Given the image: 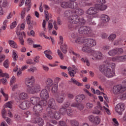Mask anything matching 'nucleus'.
Masks as SVG:
<instances>
[{"instance_id":"obj_52","label":"nucleus","mask_w":126,"mask_h":126,"mask_svg":"<svg viewBox=\"0 0 126 126\" xmlns=\"http://www.w3.org/2000/svg\"><path fill=\"white\" fill-rule=\"evenodd\" d=\"M81 61L82 62H83L84 63H86L87 65H88V66H89V65H90V63H89V61L87 59H84V58H82L81 59Z\"/></svg>"},{"instance_id":"obj_25","label":"nucleus","mask_w":126,"mask_h":126,"mask_svg":"<svg viewBox=\"0 0 126 126\" xmlns=\"http://www.w3.org/2000/svg\"><path fill=\"white\" fill-rule=\"evenodd\" d=\"M8 43L12 48H14V49H16L17 48V44L16 42L13 40H9Z\"/></svg>"},{"instance_id":"obj_18","label":"nucleus","mask_w":126,"mask_h":126,"mask_svg":"<svg viewBox=\"0 0 126 126\" xmlns=\"http://www.w3.org/2000/svg\"><path fill=\"white\" fill-rule=\"evenodd\" d=\"M85 99V95L83 94L77 95L75 97V100L77 103H81Z\"/></svg>"},{"instance_id":"obj_64","label":"nucleus","mask_w":126,"mask_h":126,"mask_svg":"<svg viewBox=\"0 0 126 126\" xmlns=\"http://www.w3.org/2000/svg\"><path fill=\"white\" fill-rule=\"evenodd\" d=\"M59 124L61 126H66V123L64 121H60Z\"/></svg>"},{"instance_id":"obj_6","label":"nucleus","mask_w":126,"mask_h":126,"mask_svg":"<svg viewBox=\"0 0 126 126\" xmlns=\"http://www.w3.org/2000/svg\"><path fill=\"white\" fill-rule=\"evenodd\" d=\"M79 34L83 35H90L92 33V30L89 26H81L78 29Z\"/></svg>"},{"instance_id":"obj_49","label":"nucleus","mask_w":126,"mask_h":126,"mask_svg":"<svg viewBox=\"0 0 126 126\" xmlns=\"http://www.w3.org/2000/svg\"><path fill=\"white\" fill-rule=\"evenodd\" d=\"M36 25H37V23L35 22H31V25L29 26V29H31V28H33V26H36Z\"/></svg>"},{"instance_id":"obj_20","label":"nucleus","mask_w":126,"mask_h":126,"mask_svg":"<svg viewBox=\"0 0 126 126\" xmlns=\"http://www.w3.org/2000/svg\"><path fill=\"white\" fill-rule=\"evenodd\" d=\"M100 18L102 22H103L104 23H106V22H109V20H110V17L105 14H102L100 16Z\"/></svg>"},{"instance_id":"obj_35","label":"nucleus","mask_w":126,"mask_h":126,"mask_svg":"<svg viewBox=\"0 0 126 126\" xmlns=\"http://www.w3.org/2000/svg\"><path fill=\"white\" fill-rule=\"evenodd\" d=\"M77 108L78 110H79V111H82L84 109V105L82 103H78L77 105Z\"/></svg>"},{"instance_id":"obj_43","label":"nucleus","mask_w":126,"mask_h":126,"mask_svg":"<svg viewBox=\"0 0 126 126\" xmlns=\"http://www.w3.org/2000/svg\"><path fill=\"white\" fill-rule=\"evenodd\" d=\"M112 60L113 62H118V63L121 62V56L113 58Z\"/></svg>"},{"instance_id":"obj_60","label":"nucleus","mask_w":126,"mask_h":126,"mask_svg":"<svg viewBox=\"0 0 126 126\" xmlns=\"http://www.w3.org/2000/svg\"><path fill=\"white\" fill-rule=\"evenodd\" d=\"M79 22L82 25H84V24H85V23H86V21H85V20H84V18H82L81 19L80 18Z\"/></svg>"},{"instance_id":"obj_45","label":"nucleus","mask_w":126,"mask_h":126,"mask_svg":"<svg viewBox=\"0 0 126 126\" xmlns=\"http://www.w3.org/2000/svg\"><path fill=\"white\" fill-rule=\"evenodd\" d=\"M12 58L13 59V60L15 61H17V59L18 58V56L17 55L16 53L14 51L13 52Z\"/></svg>"},{"instance_id":"obj_51","label":"nucleus","mask_w":126,"mask_h":126,"mask_svg":"<svg viewBox=\"0 0 126 126\" xmlns=\"http://www.w3.org/2000/svg\"><path fill=\"white\" fill-rule=\"evenodd\" d=\"M16 25H17V23H16V21L13 22L10 25V29H13V28H15V27H16Z\"/></svg>"},{"instance_id":"obj_36","label":"nucleus","mask_w":126,"mask_h":126,"mask_svg":"<svg viewBox=\"0 0 126 126\" xmlns=\"http://www.w3.org/2000/svg\"><path fill=\"white\" fill-rule=\"evenodd\" d=\"M26 12V8H24L21 13V18L22 19H24V17H25Z\"/></svg>"},{"instance_id":"obj_16","label":"nucleus","mask_w":126,"mask_h":126,"mask_svg":"<svg viewBox=\"0 0 126 126\" xmlns=\"http://www.w3.org/2000/svg\"><path fill=\"white\" fill-rule=\"evenodd\" d=\"M48 107L50 108V109H52L53 110H56L58 106L56 104V101L54 98H50L48 102Z\"/></svg>"},{"instance_id":"obj_61","label":"nucleus","mask_w":126,"mask_h":126,"mask_svg":"<svg viewBox=\"0 0 126 126\" xmlns=\"http://www.w3.org/2000/svg\"><path fill=\"white\" fill-rule=\"evenodd\" d=\"M32 113L30 111H27L24 113V116L26 117V118H28L29 116H31L32 115Z\"/></svg>"},{"instance_id":"obj_41","label":"nucleus","mask_w":126,"mask_h":126,"mask_svg":"<svg viewBox=\"0 0 126 126\" xmlns=\"http://www.w3.org/2000/svg\"><path fill=\"white\" fill-rule=\"evenodd\" d=\"M9 63L8 60L7 59L3 62V65L5 68H8L9 66Z\"/></svg>"},{"instance_id":"obj_9","label":"nucleus","mask_w":126,"mask_h":126,"mask_svg":"<svg viewBox=\"0 0 126 126\" xmlns=\"http://www.w3.org/2000/svg\"><path fill=\"white\" fill-rule=\"evenodd\" d=\"M83 45H88L89 47L92 48L94 46H96V40L92 38H87L85 39L83 42Z\"/></svg>"},{"instance_id":"obj_13","label":"nucleus","mask_w":126,"mask_h":126,"mask_svg":"<svg viewBox=\"0 0 126 126\" xmlns=\"http://www.w3.org/2000/svg\"><path fill=\"white\" fill-rule=\"evenodd\" d=\"M47 89L46 88V89L42 90L40 93V97L41 99H43V101H46L49 96V93L48 91H47Z\"/></svg>"},{"instance_id":"obj_28","label":"nucleus","mask_w":126,"mask_h":126,"mask_svg":"<svg viewBox=\"0 0 126 126\" xmlns=\"http://www.w3.org/2000/svg\"><path fill=\"white\" fill-rule=\"evenodd\" d=\"M75 13L78 15H83L84 13V11L82 9L78 8L75 10Z\"/></svg>"},{"instance_id":"obj_62","label":"nucleus","mask_w":126,"mask_h":126,"mask_svg":"<svg viewBox=\"0 0 126 126\" xmlns=\"http://www.w3.org/2000/svg\"><path fill=\"white\" fill-rule=\"evenodd\" d=\"M4 119H5L6 122L7 123L8 125H10L11 124L12 121H11V119H10V118L5 117V118Z\"/></svg>"},{"instance_id":"obj_39","label":"nucleus","mask_w":126,"mask_h":126,"mask_svg":"<svg viewBox=\"0 0 126 126\" xmlns=\"http://www.w3.org/2000/svg\"><path fill=\"white\" fill-rule=\"evenodd\" d=\"M61 6L63 8H68V2H63L61 4Z\"/></svg>"},{"instance_id":"obj_53","label":"nucleus","mask_w":126,"mask_h":126,"mask_svg":"<svg viewBox=\"0 0 126 126\" xmlns=\"http://www.w3.org/2000/svg\"><path fill=\"white\" fill-rule=\"evenodd\" d=\"M27 24L30 25L31 24V19H30V15H28L26 18Z\"/></svg>"},{"instance_id":"obj_5","label":"nucleus","mask_w":126,"mask_h":126,"mask_svg":"<svg viewBox=\"0 0 126 126\" xmlns=\"http://www.w3.org/2000/svg\"><path fill=\"white\" fill-rule=\"evenodd\" d=\"M97 8L96 6L95 7H90L87 11V12L88 14L87 18L89 19H92L94 17H97Z\"/></svg>"},{"instance_id":"obj_55","label":"nucleus","mask_w":126,"mask_h":126,"mask_svg":"<svg viewBox=\"0 0 126 126\" xmlns=\"http://www.w3.org/2000/svg\"><path fill=\"white\" fill-rule=\"evenodd\" d=\"M11 87H12V91H15V89H17V88H18V84H16L14 85H12V86H11Z\"/></svg>"},{"instance_id":"obj_14","label":"nucleus","mask_w":126,"mask_h":126,"mask_svg":"<svg viewBox=\"0 0 126 126\" xmlns=\"http://www.w3.org/2000/svg\"><path fill=\"white\" fill-rule=\"evenodd\" d=\"M46 112L47 116L48 118H50V119H55V111H54V109L48 107L46 109Z\"/></svg>"},{"instance_id":"obj_10","label":"nucleus","mask_w":126,"mask_h":126,"mask_svg":"<svg viewBox=\"0 0 126 126\" xmlns=\"http://www.w3.org/2000/svg\"><path fill=\"white\" fill-rule=\"evenodd\" d=\"M69 21L71 24H77L80 21V17L77 15H73L69 18Z\"/></svg>"},{"instance_id":"obj_33","label":"nucleus","mask_w":126,"mask_h":126,"mask_svg":"<svg viewBox=\"0 0 126 126\" xmlns=\"http://www.w3.org/2000/svg\"><path fill=\"white\" fill-rule=\"evenodd\" d=\"M12 101H8L4 104L5 108H9V109H11L12 108Z\"/></svg>"},{"instance_id":"obj_58","label":"nucleus","mask_w":126,"mask_h":126,"mask_svg":"<svg viewBox=\"0 0 126 126\" xmlns=\"http://www.w3.org/2000/svg\"><path fill=\"white\" fill-rule=\"evenodd\" d=\"M33 48H37L38 50H42V46L40 44H33Z\"/></svg>"},{"instance_id":"obj_21","label":"nucleus","mask_w":126,"mask_h":126,"mask_svg":"<svg viewBox=\"0 0 126 126\" xmlns=\"http://www.w3.org/2000/svg\"><path fill=\"white\" fill-rule=\"evenodd\" d=\"M95 7L97 10L98 9H99V10L103 11L107 9V7H108V6H107L106 5L96 4Z\"/></svg>"},{"instance_id":"obj_29","label":"nucleus","mask_w":126,"mask_h":126,"mask_svg":"<svg viewBox=\"0 0 126 126\" xmlns=\"http://www.w3.org/2000/svg\"><path fill=\"white\" fill-rule=\"evenodd\" d=\"M71 81H72L73 84H75L78 86H83V85L82 83H79L78 81H77L76 80L74 79V78H71Z\"/></svg>"},{"instance_id":"obj_3","label":"nucleus","mask_w":126,"mask_h":126,"mask_svg":"<svg viewBox=\"0 0 126 126\" xmlns=\"http://www.w3.org/2000/svg\"><path fill=\"white\" fill-rule=\"evenodd\" d=\"M99 69L101 72H103L104 75L108 78H111L115 75V73L111 69V66L101 65L99 66Z\"/></svg>"},{"instance_id":"obj_4","label":"nucleus","mask_w":126,"mask_h":126,"mask_svg":"<svg viewBox=\"0 0 126 126\" xmlns=\"http://www.w3.org/2000/svg\"><path fill=\"white\" fill-rule=\"evenodd\" d=\"M54 95L58 103L61 104L64 100V95H65V94L64 93L63 91H59V92H56Z\"/></svg>"},{"instance_id":"obj_54","label":"nucleus","mask_w":126,"mask_h":126,"mask_svg":"<svg viewBox=\"0 0 126 126\" xmlns=\"http://www.w3.org/2000/svg\"><path fill=\"white\" fill-rule=\"evenodd\" d=\"M115 50L117 51V55H120V54H123L124 53V50L122 48H116Z\"/></svg>"},{"instance_id":"obj_48","label":"nucleus","mask_w":126,"mask_h":126,"mask_svg":"<svg viewBox=\"0 0 126 126\" xmlns=\"http://www.w3.org/2000/svg\"><path fill=\"white\" fill-rule=\"evenodd\" d=\"M0 76L1 77H4V76H5V77H6V78H7V79H8V78H9V75H8V73H2V72L0 73Z\"/></svg>"},{"instance_id":"obj_40","label":"nucleus","mask_w":126,"mask_h":126,"mask_svg":"<svg viewBox=\"0 0 126 126\" xmlns=\"http://www.w3.org/2000/svg\"><path fill=\"white\" fill-rule=\"evenodd\" d=\"M51 91L52 93H54V94H56L57 92H59L58 91V87L57 86H54L51 89Z\"/></svg>"},{"instance_id":"obj_24","label":"nucleus","mask_w":126,"mask_h":126,"mask_svg":"<svg viewBox=\"0 0 126 126\" xmlns=\"http://www.w3.org/2000/svg\"><path fill=\"white\" fill-rule=\"evenodd\" d=\"M91 47L89 46L88 45H84L82 48V51L83 52H86L88 53V52H90Z\"/></svg>"},{"instance_id":"obj_11","label":"nucleus","mask_w":126,"mask_h":126,"mask_svg":"<svg viewBox=\"0 0 126 126\" xmlns=\"http://www.w3.org/2000/svg\"><path fill=\"white\" fill-rule=\"evenodd\" d=\"M116 112L122 116L123 115V112L125 111V104L120 103L116 106L115 107Z\"/></svg>"},{"instance_id":"obj_22","label":"nucleus","mask_w":126,"mask_h":126,"mask_svg":"<svg viewBox=\"0 0 126 126\" xmlns=\"http://www.w3.org/2000/svg\"><path fill=\"white\" fill-rule=\"evenodd\" d=\"M79 4L80 6H86V5H91V3H86L85 0H80L79 1Z\"/></svg>"},{"instance_id":"obj_15","label":"nucleus","mask_w":126,"mask_h":126,"mask_svg":"<svg viewBox=\"0 0 126 126\" xmlns=\"http://www.w3.org/2000/svg\"><path fill=\"white\" fill-rule=\"evenodd\" d=\"M91 52L93 53V55L95 59H97V60H101L103 59V54L101 53V52L97 51L95 50H92Z\"/></svg>"},{"instance_id":"obj_19","label":"nucleus","mask_w":126,"mask_h":126,"mask_svg":"<svg viewBox=\"0 0 126 126\" xmlns=\"http://www.w3.org/2000/svg\"><path fill=\"white\" fill-rule=\"evenodd\" d=\"M30 101L32 103V105H35L41 101H40V97L33 96L31 98Z\"/></svg>"},{"instance_id":"obj_59","label":"nucleus","mask_w":126,"mask_h":126,"mask_svg":"<svg viewBox=\"0 0 126 126\" xmlns=\"http://www.w3.org/2000/svg\"><path fill=\"white\" fill-rule=\"evenodd\" d=\"M7 5V1L6 0H3L1 3V6H3V7H5Z\"/></svg>"},{"instance_id":"obj_26","label":"nucleus","mask_w":126,"mask_h":126,"mask_svg":"<svg viewBox=\"0 0 126 126\" xmlns=\"http://www.w3.org/2000/svg\"><path fill=\"white\" fill-rule=\"evenodd\" d=\"M71 126H79V123L75 120H71L69 121Z\"/></svg>"},{"instance_id":"obj_27","label":"nucleus","mask_w":126,"mask_h":126,"mask_svg":"<svg viewBox=\"0 0 126 126\" xmlns=\"http://www.w3.org/2000/svg\"><path fill=\"white\" fill-rule=\"evenodd\" d=\"M20 99H21V100H25V99H28V94L24 93H21L20 94Z\"/></svg>"},{"instance_id":"obj_50","label":"nucleus","mask_w":126,"mask_h":126,"mask_svg":"<svg viewBox=\"0 0 126 126\" xmlns=\"http://www.w3.org/2000/svg\"><path fill=\"white\" fill-rule=\"evenodd\" d=\"M86 107L87 109H92V108H93V104L88 102L86 104Z\"/></svg>"},{"instance_id":"obj_32","label":"nucleus","mask_w":126,"mask_h":126,"mask_svg":"<svg viewBox=\"0 0 126 126\" xmlns=\"http://www.w3.org/2000/svg\"><path fill=\"white\" fill-rule=\"evenodd\" d=\"M67 108H65L64 106H62V108H60L59 112L61 115H65L66 114Z\"/></svg>"},{"instance_id":"obj_56","label":"nucleus","mask_w":126,"mask_h":126,"mask_svg":"<svg viewBox=\"0 0 126 126\" xmlns=\"http://www.w3.org/2000/svg\"><path fill=\"white\" fill-rule=\"evenodd\" d=\"M26 63L28 64H35V63H34V62H33L32 59H29L27 60Z\"/></svg>"},{"instance_id":"obj_46","label":"nucleus","mask_w":126,"mask_h":126,"mask_svg":"<svg viewBox=\"0 0 126 126\" xmlns=\"http://www.w3.org/2000/svg\"><path fill=\"white\" fill-rule=\"evenodd\" d=\"M45 14V19L46 21H49V19L50 18V15H49V12L47 10L44 11Z\"/></svg>"},{"instance_id":"obj_8","label":"nucleus","mask_w":126,"mask_h":126,"mask_svg":"<svg viewBox=\"0 0 126 126\" xmlns=\"http://www.w3.org/2000/svg\"><path fill=\"white\" fill-rule=\"evenodd\" d=\"M59 39L60 42H59V44L61 45V50L63 54H66V53H67V47L66 46V44L63 45V36L60 35Z\"/></svg>"},{"instance_id":"obj_38","label":"nucleus","mask_w":126,"mask_h":126,"mask_svg":"<svg viewBox=\"0 0 126 126\" xmlns=\"http://www.w3.org/2000/svg\"><path fill=\"white\" fill-rule=\"evenodd\" d=\"M116 37H117V35L116 34H111L109 37H108V39L109 41H111L113 42L115 39H116Z\"/></svg>"},{"instance_id":"obj_47","label":"nucleus","mask_w":126,"mask_h":126,"mask_svg":"<svg viewBox=\"0 0 126 126\" xmlns=\"http://www.w3.org/2000/svg\"><path fill=\"white\" fill-rule=\"evenodd\" d=\"M71 7L76 10L78 9V4L76 2H73V6H71Z\"/></svg>"},{"instance_id":"obj_63","label":"nucleus","mask_w":126,"mask_h":126,"mask_svg":"<svg viewBox=\"0 0 126 126\" xmlns=\"http://www.w3.org/2000/svg\"><path fill=\"white\" fill-rule=\"evenodd\" d=\"M121 62H126V55L120 56Z\"/></svg>"},{"instance_id":"obj_1","label":"nucleus","mask_w":126,"mask_h":126,"mask_svg":"<svg viewBox=\"0 0 126 126\" xmlns=\"http://www.w3.org/2000/svg\"><path fill=\"white\" fill-rule=\"evenodd\" d=\"M35 81L33 77L31 78L27 79L25 81V84L28 87V91L31 94H34L38 91H40V85L37 84L34 86Z\"/></svg>"},{"instance_id":"obj_57","label":"nucleus","mask_w":126,"mask_h":126,"mask_svg":"<svg viewBox=\"0 0 126 126\" xmlns=\"http://www.w3.org/2000/svg\"><path fill=\"white\" fill-rule=\"evenodd\" d=\"M88 119L90 122H91V123H93L94 122V120H95V117L93 115H91L89 116Z\"/></svg>"},{"instance_id":"obj_23","label":"nucleus","mask_w":126,"mask_h":126,"mask_svg":"<svg viewBox=\"0 0 126 126\" xmlns=\"http://www.w3.org/2000/svg\"><path fill=\"white\" fill-rule=\"evenodd\" d=\"M108 55L111 57H114V56L118 55V51L116 49L111 50L108 52Z\"/></svg>"},{"instance_id":"obj_34","label":"nucleus","mask_w":126,"mask_h":126,"mask_svg":"<svg viewBox=\"0 0 126 126\" xmlns=\"http://www.w3.org/2000/svg\"><path fill=\"white\" fill-rule=\"evenodd\" d=\"M88 23L89 25H96V23H95V21L93 20V18L92 19H89L88 18Z\"/></svg>"},{"instance_id":"obj_17","label":"nucleus","mask_w":126,"mask_h":126,"mask_svg":"<svg viewBox=\"0 0 126 126\" xmlns=\"http://www.w3.org/2000/svg\"><path fill=\"white\" fill-rule=\"evenodd\" d=\"M45 84L46 85L45 88H46L47 90L49 91L50 90V87H52V85L54 84V82L52 79L47 78L45 81Z\"/></svg>"},{"instance_id":"obj_2","label":"nucleus","mask_w":126,"mask_h":126,"mask_svg":"<svg viewBox=\"0 0 126 126\" xmlns=\"http://www.w3.org/2000/svg\"><path fill=\"white\" fill-rule=\"evenodd\" d=\"M47 105L48 102H47V100H40L33 108V111L34 112L33 115L39 118L40 117L39 113H42L43 112V107Z\"/></svg>"},{"instance_id":"obj_31","label":"nucleus","mask_w":126,"mask_h":126,"mask_svg":"<svg viewBox=\"0 0 126 126\" xmlns=\"http://www.w3.org/2000/svg\"><path fill=\"white\" fill-rule=\"evenodd\" d=\"M37 122L38 126H44V120L43 119L40 118V116L38 117Z\"/></svg>"},{"instance_id":"obj_37","label":"nucleus","mask_w":126,"mask_h":126,"mask_svg":"<svg viewBox=\"0 0 126 126\" xmlns=\"http://www.w3.org/2000/svg\"><path fill=\"white\" fill-rule=\"evenodd\" d=\"M0 93H1L3 96H4V97H5V99L4 100V101H7V100H8V94L4 93L2 89H1Z\"/></svg>"},{"instance_id":"obj_42","label":"nucleus","mask_w":126,"mask_h":126,"mask_svg":"<svg viewBox=\"0 0 126 126\" xmlns=\"http://www.w3.org/2000/svg\"><path fill=\"white\" fill-rule=\"evenodd\" d=\"M72 109L71 108H67L66 110V114L67 116H71L72 115Z\"/></svg>"},{"instance_id":"obj_7","label":"nucleus","mask_w":126,"mask_h":126,"mask_svg":"<svg viewBox=\"0 0 126 126\" xmlns=\"http://www.w3.org/2000/svg\"><path fill=\"white\" fill-rule=\"evenodd\" d=\"M126 91V87H123L122 85H117L113 87V92L114 94H120Z\"/></svg>"},{"instance_id":"obj_12","label":"nucleus","mask_w":126,"mask_h":126,"mask_svg":"<svg viewBox=\"0 0 126 126\" xmlns=\"http://www.w3.org/2000/svg\"><path fill=\"white\" fill-rule=\"evenodd\" d=\"M30 106H31V103L30 101H24L19 105V108L22 110H26V109H28Z\"/></svg>"},{"instance_id":"obj_44","label":"nucleus","mask_w":126,"mask_h":126,"mask_svg":"<svg viewBox=\"0 0 126 126\" xmlns=\"http://www.w3.org/2000/svg\"><path fill=\"white\" fill-rule=\"evenodd\" d=\"M54 118L56 120H60V119H61V114L58 112H55V113H54Z\"/></svg>"},{"instance_id":"obj_30","label":"nucleus","mask_w":126,"mask_h":126,"mask_svg":"<svg viewBox=\"0 0 126 126\" xmlns=\"http://www.w3.org/2000/svg\"><path fill=\"white\" fill-rule=\"evenodd\" d=\"M100 121H101V120L100 119L99 117L96 116L95 117L94 120L93 124H94V125H99V124H100Z\"/></svg>"}]
</instances>
